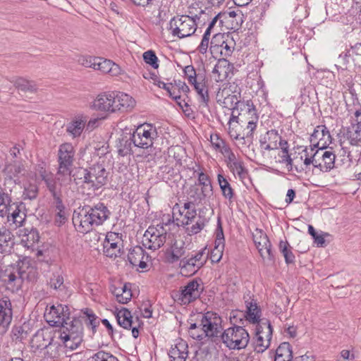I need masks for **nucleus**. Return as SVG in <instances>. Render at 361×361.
<instances>
[{"mask_svg": "<svg viewBox=\"0 0 361 361\" xmlns=\"http://www.w3.org/2000/svg\"><path fill=\"white\" fill-rule=\"evenodd\" d=\"M188 195L191 200L190 202L195 204H202L206 199L209 198L212 194L204 192V190L198 187L197 185H191L188 190Z\"/></svg>", "mask_w": 361, "mask_h": 361, "instance_id": "nucleus-33", "label": "nucleus"}, {"mask_svg": "<svg viewBox=\"0 0 361 361\" xmlns=\"http://www.w3.org/2000/svg\"><path fill=\"white\" fill-rule=\"evenodd\" d=\"M172 221L169 219L166 222L150 226L145 232L142 238V245L147 249L157 250L166 243L169 235V229L166 228Z\"/></svg>", "mask_w": 361, "mask_h": 361, "instance_id": "nucleus-3", "label": "nucleus"}, {"mask_svg": "<svg viewBox=\"0 0 361 361\" xmlns=\"http://www.w3.org/2000/svg\"><path fill=\"white\" fill-rule=\"evenodd\" d=\"M59 338L63 343L66 348H68L71 350L78 348L82 342V338H74L73 339L66 334H64V336H59Z\"/></svg>", "mask_w": 361, "mask_h": 361, "instance_id": "nucleus-53", "label": "nucleus"}, {"mask_svg": "<svg viewBox=\"0 0 361 361\" xmlns=\"http://www.w3.org/2000/svg\"><path fill=\"white\" fill-rule=\"evenodd\" d=\"M143 59L146 63L150 65L154 68H158V58L154 51L149 50L143 54Z\"/></svg>", "mask_w": 361, "mask_h": 361, "instance_id": "nucleus-61", "label": "nucleus"}, {"mask_svg": "<svg viewBox=\"0 0 361 361\" xmlns=\"http://www.w3.org/2000/svg\"><path fill=\"white\" fill-rule=\"evenodd\" d=\"M254 243L262 258H267L270 261L274 260V255L271 250V243L266 235L261 230H255L253 233Z\"/></svg>", "mask_w": 361, "mask_h": 361, "instance_id": "nucleus-14", "label": "nucleus"}, {"mask_svg": "<svg viewBox=\"0 0 361 361\" xmlns=\"http://www.w3.org/2000/svg\"><path fill=\"white\" fill-rule=\"evenodd\" d=\"M228 168L234 175L238 176L240 178H244L247 173V171L244 166V162L242 159L233 163Z\"/></svg>", "mask_w": 361, "mask_h": 361, "instance_id": "nucleus-52", "label": "nucleus"}, {"mask_svg": "<svg viewBox=\"0 0 361 361\" xmlns=\"http://www.w3.org/2000/svg\"><path fill=\"white\" fill-rule=\"evenodd\" d=\"M25 171L24 164L18 161L7 164L4 169L6 175L16 183H20V178L25 175Z\"/></svg>", "mask_w": 361, "mask_h": 361, "instance_id": "nucleus-26", "label": "nucleus"}, {"mask_svg": "<svg viewBox=\"0 0 361 361\" xmlns=\"http://www.w3.org/2000/svg\"><path fill=\"white\" fill-rule=\"evenodd\" d=\"M13 318L11 302L8 297L0 299V333L6 332Z\"/></svg>", "mask_w": 361, "mask_h": 361, "instance_id": "nucleus-16", "label": "nucleus"}, {"mask_svg": "<svg viewBox=\"0 0 361 361\" xmlns=\"http://www.w3.org/2000/svg\"><path fill=\"white\" fill-rule=\"evenodd\" d=\"M97 57H92L89 56H82L78 59V63L87 68H95Z\"/></svg>", "mask_w": 361, "mask_h": 361, "instance_id": "nucleus-64", "label": "nucleus"}, {"mask_svg": "<svg viewBox=\"0 0 361 361\" xmlns=\"http://www.w3.org/2000/svg\"><path fill=\"white\" fill-rule=\"evenodd\" d=\"M110 214V211L102 202H98L94 206L85 205L79 208L78 212H74L73 223L79 232L85 233L102 225Z\"/></svg>", "mask_w": 361, "mask_h": 361, "instance_id": "nucleus-1", "label": "nucleus"}, {"mask_svg": "<svg viewBox=\"0 0 361 361\" xmlns=\"http://www.w3.org/2000/svg\"><path fill=\"white\" fill-rule=\"evenodd\" d=\"M114 92L99 94L92 102L91 108L97 111L114 113Z\"/></svg>", "mask_w": 361, "mask_h": 361, "instance_id": "nucleus-19", "label": "nucleus"}, {"mask_svg": "<svg viewBox=\"0 0 361 361\" xmlns=\"http://www.w3.org/2000/svg\"><path fill=\"white\" fill-rule=\"evenodd\" d=\"M23 208L24 207L22 204L13 202L10 204L8 214L6 216H7L8 222L11 225H13L15 228H21L20 227L23 226L25 221L26 214L23 211Z\"/></svg>", "mask_w": 361, "mask_h": 361, "instance_id": "nucleus-18", "label": "nucleus"}, {"mask_svg": "<svg viewBox=\"0 0 361 361\" xmlns=\"http://www.w3.org/2000/svg\"><path fill=\"white\" fill-rule=\"evenodd\" d=\"M224 235L223 232V228L220 222L218 224V226L216 231V240H215V247L212 252V260L215 262H219L223 254V250L224 249Z\"/></svg>", "mask_w": 361, "mask_h": 361, "instance_id": "nucleus-29", "label": "nucleus"}, {"mask_svg": "<svg viewBox=\"0 0 361 361\" xmlns=\"http://www.w3.org/2000/svg\"><path fill=\"white\" fill-rule=\"evenodd\" d=\"M183 210L181 211L178 209V212L180 215H183L182 220L183 225H189L195 221L197 218V210L195 209V204L193 202H185L183 204Z\"/></svg>", "mask_w": 361, "mask_h": 361, "instance_id": "nucleus-37", "label": "nucleus"}, {"mask_svg": "<svg viewBox=\"0 0 361 361\" xmlns=\"http://www.w3.org/2000/svg\"><path fill=\"white\" fill-rule=\"evenodd\" d=\"M272 327L269 320H262L257 327L256 350L264 352L270 345L272 336Z\"/></svg>", "mask_w": 361, "mask_h": 361, "instance_id": "nucleus-12", "label": "nucleus"}, {"mask_svg": "<svg viewBox=\"0 0 361 361\" xmlns=\"http://www.w3.org/2000/svg\"><path fill=\"white\" fill-rule=\"evenodd\" d=\"M63 283L64 280L61 274L59 273L53 274V276L50 280L51 288L55 290H62L65 287Z\"/></svg>", "mask_w": 361, "mask_h": 361, "instance_id": "nucleus-60", "label": "nucleus"}, {"mask_svg": "<svg viewBox=\"0 0 361 361\" xmlns=\"http://www.w3.org/2000/svg\"><path fill=\"white\" fill-rule=\"evenodd\" d=\"M16 233L20 238L21 244L27 248L32 247L39 239L38 231L33 226L19 228Z\"/></svg>", "mask_w": 361, "mask_h": 361, "instance_id": "nucleus-20", "label": "nucleus"}, {"mask_svg": "<svg viewBox=\"0 0 361 361\" xmlns=\"http://www.w3.org/2000/svg\"><path fill=\"white\" fill-rule=\"evenodd\" d=\"M357 123L348 131V140L352 145L361 146V112H355Z\"/></svg>", "mask_w": 361, "mask_h": 361, "instance_id": "nucleus-31", "label": "nucleus"}, {"mask_svg": "<svg viewBox=\"0 0 361 361\" xmlns=\"http://www.w3.org/2000/svg\"><path fill=\"white\" fill-rule=\"evenodd\" d=\"M308 232L313 237L314 240V243H317L318 246L323 247L325 244L324 236L329 235L328 233H322L318 234L314 230V227L311 225L308 226Z\"/></svg>", "mask_w": 361, "mask_h": 361, "instance_id": "nucleus-62", "label": "nucleus"}, {"mask_svg": "<svg viewBox=\"0 0 361 361\" xmlns=\"http://www.w3.org/2000/svg\"><path fill=\"white\" fill-rule=\"evenodd\" d=\"M114 112L117 111H127L135 105V100L130 95L123 92H114Z\"/></svg>", "mask_w": 361, "mask_h": 361, "instance_id": "nucleus-24", "label": "nucleus"}, {"mask_svg": "<svg viewBox=\"0 0 361 361\" xmlns=\"http://www.w3.org/2000/svg\"><path fill=\"white\" fill-rule=\"evenodd\" d=\"M168 354L171 361H185L188 355V345L180 341L170 349Z\"/></svg>", "mask_w": 361, "mask_h": 361, "instance_id": "nucleus-32", "label": "nucleus"}, {"mask_svg": "<svg viewBox=\"0 0 361 361\" xmlns=\"http://www.w3.org/2000/svg\"><path fill=\"white\" fill-rule=\"evenodd\" d=\"M11 199L8 193L0 186V216H6L8 214Z\"/></svg>", "mask_w": 361, "mask_h": 361, "instance_id": "nucleus-47", "label": "nucleus"}, {"mask_svg": "<svg viewBox=\"0 0 361 361\" xmlns=\"http://www.w3.org/2000/svg\"><path fill=\"white\" fill-rule=\"evenodd\" d=\"M222 342L230 349H243L250 340L247 331L242 326L228 328L221 334Z\"/></svg>", "mask_w": 361, "mask_h": 361, "instance_id": "nucleus-4", "label": "nucleus"}, {"mask_svg": "<svg viewBox=\"0 0 361 361\" xmlns=\"http://www.w3.org/2000/svg\"><path fill=\"white\" fill-rule=\"evenodd\" d=\"M14 245L13 235L5 228H0V253H9Z\"/></svg>", "mask_w": 361, "mask_h": 361, "instance_id": "nucleus-34", "label": "nucleus"}, {"mask_svg": "<svg viewBox=\"0 0 361 361\" xmlns=\"http://www.w3.org/2000/svg\"><path fill=\"white\" fill-rule=\"evenodd\" d=\"M243 109L241 107V112L238 116H234L233 114L229 118V123H237L243 125V123L249 122V119L252 116L250 112L253 109L256 113V109L252 101L247 100L245 103L242 104Z\"/></svg>", "mask_w": 361, "mask_h": 361, "instance_id": "nucleus-27", "label": "nucleus"}, {"mask_svg": "<svg viewBox=\"0 0 361 361\" xmlns=\"http://www.w3.org/2000/svg\"><path fill=\"white\" fill-rule=\"evenodd\" d=\"M275 355L282 356L284 358H287L288 360H292L293 352L292 348L289 343L284 342L280 344L276 350Z\"/></svg>", "mask_w": 361, "mask_h": 361, "instance_id": "nucleus-54", "label": "nucleus"}, {"mask_svg": "<svg viewBox=\"0 0 361 361\" xmlns=\"http://www.w3.org/2000/svg\"><path fill=\"white\" fill-rule=\"evenodd\" d=\"M38 194V187L35 184H29L24 188L23 197L24 200H34Z\"/></svg>", "mask_w": 361, "mask_h": 361, "instance_id": "nucleus-59", "label": "nucleus"}, {"mask_svg": "<svg viewBox=\"0 0 361 361\" xmlns=\"http://www.w3.org/2000/svg\"><path fill=\"white\" fill-rule=\"evenodd\" d=\"M145 250L140 246L130 250L128 255L129 262L133 266H138L142 269L147 267V263L144 260Z\"/></svg>", "mask_w": 361, "mask_h": 361, "instance_id": "nucleus-35", "label": "nucleus"}, {"mask_svg": "<svg viewBox=\"0 0 361 361\" xmlns=\"http://www.w3.org/2000/svg\"><path fill=\"white\" fill-rule=\"evenodd\" d=\"M94 70H99L103 73H108L111 76H118L123 71L121 67L112 61L98 57Z\"/></svg>", "mask_w": 361, "mask_h": 361, "instance_id": "nucleus-25", "label": "nucleus"}, {"mask_svg": "<svg viewBox=\"0 0 361 361\" xmlns=\"http://www.w3.org/2000/svg\"><path fill=\"white\" fill-rule=\"evenodd\" d=\"M86 123L87 118L85 116H77L67 125L66 131L73 137H78L82 134Z\"/></svg>", "mask_w": 361, "mask_h": 361, "instance_id": "nucleus-30", "label": "nucleus"}, {"mask_svg": "<svg viewBox=\"0 0 361 361\" xmlns=\"http://www.w3.org/2000/svg\"><path fill=\"white\" fill-rule=\"evenodd\" d=\"M217 180L221 188L222 195L230 202H233L234 191L227 179L221 173L217 175Z\"/></svg>", "mask_w": 361, "mask_h": 361, "instance_id": "nucleus-41", "label": "nucleus"}, {"mask_svg": "<svg viewBox=\"0 0 361 361\" xmlns=\"http://www.w3.org/2000/svg\"><path fill=\"white\" fill-rule=\"evenodd\" d=\"M190 84L194 86L195 90L198 94L199 101L202 104L203 106H207L209 101V97L205 83L203 82H198L197 80H196L195 82Z\"/></svg>", "mask_w": 361, "mask_h": 361, "instance_id": "nucleus-42", "label": "nucleus"}, {"mask_svg": "<svg viewBox=\"0 0 361 361\" xmlns=\"http://www.w3.org/2000/svg\"><path fill=\"white\" fill-rule=\"evenodd\" d=\"M207 256L203 250H200L189 258H183L180 262V273L189 276L195 274L206 263Z\"/></svg>", "mask_w": 361, "mask_h": 361, "instance_id": "nucleus-8", "label": "nucleus"}, {"mask_svg": "<svg viewBox=\"0 0 361 361\" xmlns=\"http://www.w3.org/2000/svg\"><path fill=\"white\" fill-rule=\"evenodd\" d=\"M250 112L252 117L250 118L251 119H249V122L246 123L247 126L245 130H247V132L245 134H244L245 137L252 136V134L257 128V123L259 119L257 113L253 109H252Z\"/></svg>", "mask_w": 361, "mask_h": 361, "instance_id": "nucleus-55", "label": "nucleus"}, {"mask_svg": "<svg viewBox=\"0 0 361 361\" xmlns=\"http://www.w3.org/2000/svg\"><path fill=\"white\" fill-rule=\"evenodd\" d=\"M233 66L226 59H219L216 63L212 73L216 82L224 81L232 74Z\"/></svg>", "mask_w": 361, "mask_h": 361, "instance_id": "nucleus-22", "label": "nucleus"}, {"mask_svg": "<svg viewBox=\"0 0 361 361\" xmlns=\"http://www.w3.org/2000/svg\"><path fill=\"white\" fill-rule=\"evenodd\" d=\"M42 179L45 182L46 185L55 199H58L56 181L51 173H47L45 171L40 173Z\"/></svg>", "mask_w": 361, "mask_h": 361, "instance_id": "nucleus-46", "label": "nucleus"}, {"mask_svg": "<svg viewBox=\"0 0 361 361\" xmlns=\"http://www.w3.org/2000/svg\"><path fill=\"white\" fill-rule=\"evenodd\" d=\"M86 169L89 171L91 174L97 177L100 183H106L109 173L106 171L104 165L96 164Z\"/></svg>", "mask_w": 361, "mask_h": 361, "instance_id": "nucleus-44", "label": "nucleus"}, {"mask_svg": "<svg viewBox=\"0 0 361 361\" xmlns=\"http://www.w3.org/2000/svg\"><path fill=\"white\" fill-rule=\"evenodd\" d=\"M131 135L135 147L147 149L153 145L154 140L157 137V130L152 124L143 123L137 126Z\"/></svg>", "mask_w": 361, "mask_h": 361, "instance_id": "nucleus-6", "label": "nucleus"}, {"mask_svg": "<svg viewBox=\"0 0 361 361\" xmlns=\"http://www.w3.org/2000/svg\"><path fill=\"white\" fill-rule=\"evenodd\" d=\"M69 315L68 307L61 304L47 308L44 313L47 322L52 326H61L66 320H70Z\"/></svg>", "mask_w": 361, "mask_h": 361, "instance_id": "nucleus-10", "label": "nucleus"}, {"mask_svg": "<svg viewBox=\"0 0 361 361\" xmlns=\"http://www.w3.org/2000/svg\"><path fill=\"white\" fill-rule=\"evenodd\" d=\"M121 245L116 243H104V253L106 257L116 258L121 255Z\"/></svg>", "mask_w": 361, "mask_h": 361, "instance_id": "nucleus-50", "label": "nucleus"}, {"mask_svg": "<svg viewBox=\"0 0 361 361\" xmlns=\"http://www.w3.org/2000/svg\"><path fill=\"white\" fill-rule=\"evenodd\" d=\"M75 180L80 187L83 193L91 195L95 190L101 188L104 183H100L97 177L93 176L86 169H80L78 171Z\"/></svg>", "mask_w": 361, "mask_h": 361, "instance_id": "nucleus-7", "label": "nucleus"}, {"mask_svg": "<svg viewBox=\"0 0 361 361\" xmlns=\"http://www.w3.org/2000/svg\"><path fill=\"white\" fill-rule=\"evenodd\" d=\"M310 142L314 149H324L331 142L330 133L325 126H317L310 136Z\"/></svg>", "mask_w": 361, "mask_h": 361, "instance_id": "nucleus-15", "label": "nucleus"}, {"mask_svg": "<svg viewBox=\"0 0 361 361\" xmlns=\"http://www.w3.org/2000/svg\"><path fill=\"white\" fill-rule=\"evenodd\" d=\"M201 292L200 283L197 281L192 280L188 283L176 295V300L183 305H188L197 299L200 296Z\"/></svg>", "mask_w": 361, "mask_h": 361, "instance_id": "nucleus-13", "label": "nucleus"}, {"mask_svg": "<svg viewBox=\"0 0 361 361\" xmlns=\"http://www.w3.org/2000/svg\"><path fill=\"white\" fill-rule=\"evenodd\" d=\"M169 29L173 36L180 39L190 37L197 30L196 20L187 15L175 16L171 19Z\"/></svg>", "mask_w": 361, "mask_h": 361, "instance_id": "nucleus-5", "label": "nucleus"}, {"mask_svg": "<svg viewBox=\"0 0 361 361\" xmlns=\"http://www.w3.org/2000/svg\"><path fill=\"white\" fill-rule=\"evenodd\" d=\"M210 49L213 54H219L223 59L230 56L234 49V42L224 34L214 33L210 42Z\"/></svg>", "mask_w": 361, "mask_h": 361, "instance_id": "nucleus-9", "label": "nucleus"}, {"mask_svg": "<svg viewBox=\"0 0 361 361\" xmlns=\"http://www.w3.org/2000/svg\"><path fill=\"white\" fill-rule=\"evenodd\" d=\"M116 318L118 324L126 329H130L132 327V325L136 324V320H133V317L131 312L125 307H123L116 312Z\"/></svg>", "mask_w": 361, "mask_h": 361, "instance_id": "nucleus-38", "label": "nucleus"}, {"mask_svg": "<svg viewBox=\"0 0 361 361\" xmlns=\"http://www.w3.org/2000/svg\"><path fill=\"white\" fill-rule=\"evenodd\" d=\"M210 142L213 148L221 153L224 151V149H227L229 147L225 140H223L217 133L212 134L210 135Z\"/></svg>", "mask_w": 361, "mask_h": 361, "instance_id": "nucleus-51", "label": "nucleus"}, {"mask_svg": "<svg viewBox=\"0 0 361 361\" xmlns=\"http://www.w3.org/2000/svg\"><path fill=\"white\" fill-rule=\"evenodd\" d=\"M201 331H203L204 336L216 337L221 334V319L214 312H207L201 320Z\"/></svg>", "mask_w": 361, "mask_h": 361, "instance_id": "nucleus-11", "label": "nucleus"}, {"mask_svg": "<svg viewBox=\"0 0 361 361\" xmlns=\"http://www.w3.org/2000/svg\"><path fill=\"white\" fill-rule=\"evenodd\" d=\"M302 152L305 154V157L303 159V156L300 157V159L303 160V164L305 166V168L307 169L310 165H312L314 168L319 169V167H321V161H319V154L316 150L314 152V147L310 146V148L306 147L303 149Z\"/></svg>", "mask_w": 361, "mask_h": 361, "instance_id": "nucleus-36", "label": "nucleus"}, {"mask_svg": "<svg viewBox=\"0 0 361 361\" xmlns=\"http://www.w3.org/2000/svg\"><path fill=\"white\" fill-rule=\"evenodd\" d=\"M74 156L75 150L72 144L66 142L59 146L57 179L61 185L69 184L71 181V169L73 164Z\"/></svg>", "mask_w": 361, "mask_h": 361, "instance_id": "nucleus-2", "label": "nucleus"}, {"mask_svg": "<svg viewBox=\"0 0 361 361\" xmlns=\"http://www.w3.org/2000/svg\"><path fill=\"white\" fill-rule=\"evenodd\" d=\"M84 314L86 315V324L87 325L91 326L93 331H95L97 326L99 324V321L98 320L97 316L93 313V312L89 309H86L84 311Z\"/></svg>", "mask_w": 361, "mask_h": 361, "instance_id": "nucleus-58", "label": "nucleus"}, {"mask_svg": "<svg viewBox=\"0 0 361 361\" xmlns=\"http://www.w3.org/2000/svg\"><path fill=\"white\" fill-rule=\"evenodd\" d=\"M23 271L6 269L1 275L2 281L6 284L8 289L18 290L22 283Z\"/></svg>", "mask_w": 361, "mask_h": 361, "instance_id": "nucleus-23", "label": "nucleus"}, {"mask_svg": "<svg viewBox=\"0 0 361 361\" xmlns=\"http://www.w3.org/2000/svg\"><path fill=\"white\" fill-rule=\"evenodd\" d=\"M59 336L68 335L69 337L82 338L83 334V326L81 320L79 319H73L66 320L64 324L60 326L59 331Z\"/></svg>", "mask_w": 361, "mask_h": 361, "instance_id": "nucleus-17", "label": "nucleus"}, {"mask_svg": "<svg viewBox=\"0 0 361 361\" xmlns=\"http://www.w3.org/2000/svg\"><path fill=\"white\" fill-rule=\"evenodd\" d=\"M205 219L198 216L195 224H192L190 228H188V232L190 234H197L200 233L205 226Z\"/></svg>", "mask_w": 361, "mask_h": 361, "instance_id": "nucleus-63", "label": "nucleus"}, {"mask_svg": "<svg viewBox=\"0 0 361 361\" xmlns=\"http://www.w3.org/2000/svg\"><path fill=\"white\" fill-rule=\"evenodd\" d=\"M118 154L125 157L128 154H133V142L132 135L129 136L123 135L119 140L118 144L117 145Z\"/></svg>", "mask_w": 361, "mask_h": 361, "instance_id": "nucleus-40", "label": "nucleus"}, {"mask_svg": "<svg viewBox=\"0 0 361 361\" xmlns=\"http://www.w3.org/2000/svg\"><path fill=\"white\" fill-rule=\"evenodd\" d=\"M279 249L284 257L286 264H289L295 262V257L292 252L293 248L287 240H280Z\"/></svg>", "mask_w": 361, "mask_h": 361, "instance_id": "nucleus-43", "label": "nucleus"}, {"mask_svg": "<svg viewBox=\"0 0 361 361\" xmlns=\"http://www.w3.org/2000/svg\"><path fill=\"white\" fill-rule=\"evenodd\" d=\"M185 251L184 243L176 241L166 252L167 261L169 263L176 262L185 254Z\"/></svg>", "mask_w": 361, "mask_h": 361, "instance_id": "nucleus-39", "label": "nucleus"}, {"mask_svg": "<svg viewBox=\"0 0 361 361\" xmlns=\"http://www.w3.org/2000/svg\"><path fill=\"white\" fill-rule=\"evenodd\" d=\"M247 319L252 323L259 322L260 317V310L254 300L250 302L246 301Z\"/></svg>", "mask_w": 361, "mask_h": 361, "instance_id": "nucleus-45", "label": "nucleus"}, {"mask_svg": "<svg viewBox=\"0 0 361 361\" xmlns=\"http://www.w3.org/2000/svg\"><path fill=\"white\" fill-rule=\"evenodd\" d=\"M280 139V135L276 130H269L264 137L259 140L260 144H265L268 142L270 145H276L278 147V142Z\"/></svg>", "mask_w": 361, "mask_h": 361, "instance_id": "nucleus-57", "label": "nucleus"}, {"mask_svg": "<svg viewBox=\"0 0 361 361\" xmlns=\"http://www.w3.org/2000/svg\"><path fill=\"white\" fill-rule=\"evenodd\" d=\"M53 341L51 332L40 329L37 331L31 340V346L35 350H43L49 346Z\"/></svg>", "mask_w": 361, "mask_h": 361, "instance_id": "nucleus-21", "label": "nucleus"}, {"mask_svg": "<svg viewBox=\"0 0 361 361\" xmlns=\"http://www.w3.org/2000/svg\"><path fill=\"white\" fill-rule=\"evenodd\" d=\"M198 187L213 195V188L209 176L202 171L197 173Z\"/></svg>", "mask_w": 361, "mask_h": 361, "instance_id": "nucleus-49", "label": "nucleus"}, {"mask_svg": "<svg viewBox=\"0 0 361 361\" xmlns=\"http://www.w3.org/2000/svg\"><path fill=\"white\" fill-rule=\"evenodd\" d=\"M15 86L18 90L24 92L32 93L37 90V85L33 81H30L24 78H18L15 82Z\"/></svg>", "mask_w": 361, "mask_h": 361, "instance_id": "nucleus-48", "label": "nucleus"}, {"mask_svg": "<svg viewBox=\"0 0 361 361\" xmlns=\"http://www.w3.org/2000/svg\"><path fill=\"white\" fill-rule=\"evenodd\" d=\"M319 154V161H321V167L319 169L322 172H329L335 166L336 155L331 151L317 149Z\"/></svg>", "mask_w": 361, "mask_h": 361, "instance_id": "nucleus-28", "label": "nucleus"}, {"mask_svg": "<svg viewBox=\"0 0 361 361\" xmlns=\"http://www.w3.org/2000/svg\"><path fill=\"white\" fill-rule=\"evenodd\" d=\"M91 361H119L118 359L109 352L99 350L91 357Z\"/></svg>", "mask_w": 361, "mask_h": 361, "instance_id": "nucleus-56", "label": "nucleus"}]
</instances>
